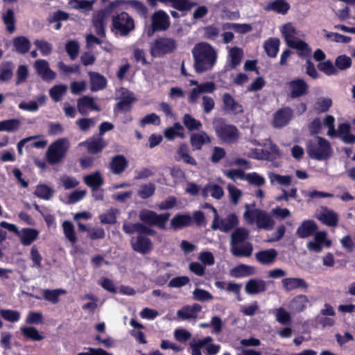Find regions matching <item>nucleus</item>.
<instances>
[{
	"label": "nucleus",
	"instance_id": "obj_1",
	"mask_svg": "<svg viewBox=\"0 0 355 355\" xmlns=\"http://www.w3.org/2000/svg\"><path fill=\"white\" fill-rule=\"evenodd\" d=\"M192 55L194 60L193 66L198 73L211 70L216 62L217 52L207 42L196 44L193 48Z\"/></svg>",
	"mask_w": 355,
	"mask_h": 355
},
{
	"label": "nucleus",
	"instance_id": "obj_2",
	"mask_svg": "<svg viewBox=\"0 0 355 355\" xmlns=\"http://www.w3.org/2000/svg\"><path fill=\"white\" fill-rule=\"evenodd\" d=\"M250 235V232L245 227H237L231 234L230 251L234 257H249L253 251L252 244L246 242Z\"/></svg>",
	"mask_w": 355,
	"mask_h": 355
},
{
	"label": "nucleus",
	"instance_id": "obj_3",
	"mask_svg": "<svg viewBox=\"0 0 355 355\" xmlns=\"http://www.w3.org/2000/svg\"><path fill=\"white\" fill-rule=\"evenodd\" d=\"M243 218L249 224L256 223L259 229L271 230L273 229L275 222L272 216L266 211L254 208V204H246Z\"/></svg>",
	"mask_w": 355,
	"mask_h": 355
},
{
	"label": "nucleus",
	"instance_id": "obj_4",
	"mask_svg": "<svg viewBox=\"0 0 355 355\" xmlns=\"http://www.w3.org/2000/svg\"><path fill=\"white\" fill-rule=\"evenodd\" d=\"M281 33L288 46L297 49L302 56L311 54V49L305 42L296 39L297 31L291 23H287L281 28Z\"/></svg>",
	"mask_w": 355,
	"mask_h": 355
},
{
	"label": "nucleus",
	"instance_id": "obj_5",
	"mask_svg": "<svg viewBox=\"0 0 355 355\" xmlns=\"http://www.w3.org/2000/svg\"><path fill=\"white\" fill-rule=\"evenodd\" d=\"M306 151L310 157L317 160L326 159L332 153L330 143L320 137H315L309 141Z\"/></svg>",
	"mask_w": 355,
	"mask_h": 355
},
{
	"label": "nucleus",
	"instance_id": "obj_6",
	"mask_svg": "<svg viewBox=\"0 0 355 355\" xmlns=\"http://www.w3.org/2000/svg\"><path fill=\"white\" fill-rule=\"evenodd\" d=\"M214 130L217 137L226 144H234L240 137L238 128L232 124L225 122L223 119H216L213 121Z\"/></svg>",
	"mask_w": 355,
	"mask_h": 355
},
{
	"label": "nucleus",
	"instance_id": "obj_7",
	"mask_svg": "<svg viewBox=\"0 0 355 355\" xmlns=\"http://www.w3.org/2000/svg\"><path fill=\"white\" fill-rule=\"evenodd\" d=\"M69 146L70 142L67 138H61L53 142L46 153L47 162L51 164L60 162L67 155Z\"/></svg>",
	"mask_w": 355,
	"mask_h": 355
},
{
	"label": "nucleus",
	"instance_id": "obj_8",
	"mask_svg": "<svg viewBox=\"0 0 355 355\" xmlns=\"http://www.w3.org/2000/svg\"><path fill=\"white\" fill-rule=\"evenodd\" d=\"M177 42L171 37H159L150 44V53L153 57H161L173 52L177 48Z\"/></svg>",
	"mask_w": 355,
	"mask_h": 355
},
{
	"label": "nucleus",
	"instance_id": "obj_9",
	"mask_svg": "<svg viewBox=\"0 0 355 355\" xmlns=\"http://www.w3.org/2000/svg\"><path fill=\"white\" fill-rule=\"evenodd\" d=\"M112 27L121 36H126L135 28L133 18L127 12L121 13L113 16Z\"/></svg>",
	"mask_w": 355,
	"mask_h": 355
},
{
	"label": "nucleus",
	"instance_id": "obj_10",
	"mask_svg": "<svg viewBox=\"0 0 355 355\" xmlns=\"http://www.w3.org/2000/svg\"><path fill=\"white\" fill-rule=\"evenodd\" d=\"M139 219L149 225L157 226L159 229H165L166 224L170 218V214H157L149 209H142L139 214Z\"/></svg>",
	"mask_w": 355,
	"mask_h": 355
},
{
	"label": "nucleus",
	"instance_id": "obj_11",
	"mask_svg": "<svg viewBox=\"0 0 355 355\" xmlns=\"http://www.w3.org/2000/svg\"><path fill=\"white\" fill-rule=\"evenodd\" d=\"M211 210L214 215L211 225L213 230H220L223 232H227L239 224V219L236 214H230L225 218L220 219L217 211L214 207H211Z\"/></svg>",
	"mask_w": 355,
	"mask_h": 355
},
{
	"label": "nucleus",
	"instance_id": "obj_12",
	"mask_svg": "<svg viewBox=\"0 0 355 355\" xmlns=\"http://www.w3.org/2000/svg\"><path fill=\"white\" fill-rule=\"evenodd\" d=\"M331 244L325 231H318L313 234V239L306 243V248L311 252L319 253L324 248H330Z\"/></svg>",
	"mask_w": 355,
	"mask_h": 355
},
{
	"label": "nucleus",
	"instance_id": "obj_13",
	"mask_svg": "<svg viewBox=\"0 0 355 355\" xmlns=\"http://www.w3.org/2000/svg\"><path fill=\"white\" fill-rule=\"evenodd\" d=\"M151 19V29H149L148 31L149 36L152 35L155 31H166L170 26L171 21L169 16L162 10L155 12Z\"/></svg>",
	"mask_w": 355,
	"mask_h": 355
},
{
	"label": "nucleus",
	"instance_id": "obj_14",
	"mask_svg": "<svg viewBox=\"0 0 355 355\" xmlns=\"http://www.w3.org/2000/svg\"><path fill=\"white\" fill-rule=\"evenodd\" d=\"M315 217L323 224L335 227L338 223V214L334 210L328 209L326 207H321L318 209L315 214Z\"/></svg>",
	"mask_w": 355,
	"mask_h": 355
},
{
	"label": "nucleus",
	"instance_id": "obj_15",
	"mask_svg": "<svg viewBox=\"0 0 355 355\" xmlns=\"http://www.w3.org/2000/svg\"><path fill=\"white\" fill-rule=\"evenodd\" d=\"M111 15L109 10H102L96 12L92 19L93 26L96 33L101 37H105V28Z\"/></svg>",
	"mask_w": 355,
	"mask_h": 355
},
{
	"label": "nucleus",
	"instance_id": "obj_16",
	"mask_svg": "<svg viewBox=\"0 0 355 355\" xmlns=\"http://www.w3.org/2000/svg\"><path fill=\"white\" fill-rule=\"evenodd\" d=\"M282 284L284 290L286 292L297 289L305 291L309 286L306 282L300 277L284 278L282 280Z\"/></svg>",
	"mask_w": 355,
	"mask_h": 355
},
{
	"label": "nucleus",
	"instance_id": "obj_17",
	"mask_svg": "<svg viewBox=\"0 0 355 355\" xmlns=\"http://www.w3.org/2000/svg\"><path fill=\"white\" fill-rule=\"evenodd\" d=\"M267 290V283L266 281L252 278L250 279L245 285V291L248 295H256L266 292Z\"/></svg>",
	"mask_w": 355,
	"mask_h": 355
},
{
	"label": "nucleus",
	"instance_id": "obj_18",
	"mask_svg": "<svg viewBox=\"0 0 355 355\" xmlns=\"http://www.w3.org/2000/svg\"><path fill=\"white\" fill-rule=\"evenodd\" d=\"M290 95L292 98H297L306 94L308 85L300 78L295 79L287 84Z\"/></svg>",
	"mask_w": 355,
	"mask_h": 355
},
{
	"label": "nucleus",
	"instance_id": "obj_19",
	"mask_svg": "<svg viewBox=\"0 0 355 355\" xmlns=\"http://www.w3.org/2000/svg\"><path fill=\"white\" fill-rule=\"evenodd\" d=\"M34 67L37 71V74L44 80H53L56 77V73L53 71L49 63L44 60H36Z\"/></svg>",
	"mask_w": 355,
	"mask_h": 355
},
{
	"label": "nucleus",
	"instance_id": "obj_20",
	"mask_svg": "<svg viewBox=\"0 0 355 355\" xmlns=\"http://www.w3.org/2000/svg\"><path fill=\"white\" fill-rule=\"evenodd\" d=\"M318 230V225L312 220L302 221L296 230V235L301 239H306L313 235Z\"/></svg>",
	"mask_w": 355,
	"mask_h": 355
},
{
	"label": "nucleus",
	"instance_id": "obj_21",
	"mask_svg": "<svg viewBox=\"0 0 355 355\" xmlns=\"http://www.w3.org/2000/svg\"><path fill=\"white\" fill-rule=\"evenodd\" d=\"M223 109L231 114H236L243 112V106L230 94L225 93L223 95Z\"/></svg>",
	"mask_w": 355,
	"mask_h": 355
},
{
	"label": "nucleus",
	"instance_id": "obj_22",
	"mask_svg": "<svg viewBox=\"0 0 355 355\" xmlns=\"http://www.w3.org/2000/svg\"><path fill=\"white\" fill-rule=\"evenodd\" d=\"M131 245L134 250L141 254L149 252L153 248L150 239L139 236L137 238H132Z\"/></svg>",
	"mask_w": 355,
	"mask_h": 355
},
{
	"label": "nucleus",
	"instance_id": "obj_23",
	"mask_svg": "<svg viewBox=\"0 0 355 355\" xmlns=\"http://www.w3.org/2000/svg\"><path fill=\"white\" fill-rule=\"evenodd\" d=\"M277 255V251L270 248L257 252L255 254V258L260 263L270 266L275 261Z\"/></svg>",
	"mask_w": 355,
	"mask_h": 355
},
{
	"label": "nucleus",
	"instance_id": "obj_24",
	"mask_svg": "<svg viewBox=\"0 0 355 355\" xmlns=\"http://www.w3.org/2000/svg\"><path fill=\"white\" fill-rule=\"evenodd\" d=\"M291 8L286 0H273L267 3L264 10L267 12L273 11L277 14L285 15Z\"/></svg>",
	"mask_w": 355,
	"mask_h": 355
},
{
	"label": "nucleus",
	"instance_id": "obj_25",
	"mask_svg": "<svg viewBox=\"0 0 355 355\" xmlns=\"http://www.w3.org/2000/svg\"><path fill=\"white\" fill-rule=\"evenodd\" d=\"M292 115V111L289 108H284L277 111L274 114V127L280 128L287 125L291 119Z\"/></svg>",
	"mask_w": 355,
	"mask_h": 355
},
{
	"label": "nucleus",
	"instance_id": "obj_26",
	"mask_svg": "<svg viewBox=\"0 0 355 355\" xmlns=\"http://www.w3.org/2000/svg\"><path fill=\"white\" fill-rule=\"evenodd\" d=\"M309 304L308 297L304 295L295 296L289 302L288 308L293 313L304 311Z\"/></svg>",
	"mask_w": 355,
	"mask_h": 355
},
{
	"label": "nucleus",
	"instance_id": "obj_27",
	"mask_svg": "<svg viewBox=\"0 0 355 355\" xmlns=\"http://www.w3.org/2000/svg\"><path fill=\"white\" fill-rule=\"evenodd\" d=\"M201 193L204 198L211 196L216 200H220L224 196L223 188L214 182H209L206 184L202 189Z\"/></svg>",
	"mask_w": 355,
	"mask_h": 355
},
{
	"label": "nucleus",
	"instance_id": "obj_28",
	"mask_svg": "<svg viewBox=\"0 0 355 355\" xmlns=\"http://www.w3.org/2000/svg\"><path fill=\"white\" fill-rule=\"evenodd\" d=\"M17 234L19 236L20 241L23 245H30L37 239L39 231L33 228H24L18 231Z\"/></svg>",
	"mask_w": 355,
	"mask_h": 355
},
{
	"label": "nucleus",
	"instance_id": "obj_29",
	"mask_svg": "<svg viewBox=\"0 0 355 355\" xmlns=\"http://www.w3.org/2000/svg\"><path fill=\"white\" fill-rule=\"evenodd\" d=\"M77 107L79 112L82 114H87L89 109L100 110L94 98L87 96H85L78 100Z\"/></svg>",
	"mask_w": 355,
	"mask_h": 355
},
{
	"label": "nucleus",
	"instance_id": "obj_30",
	"mask_svg": "<svg viewBox=\"0 0 355 355\" xmlns=\"http://www.w3.org/2000/svg\"><path fill=\"white\" fill-rule=\"evenodd\" d=\"M255 273L256 268L252 266L246 264H239L237 266L232 268L230 271V275L235 278L244 277L254 275Z\"/></svg>",
	"mask_w": 355,
	"mask_h": 355
},
{
	"label": "nucleus",
	"instance_id": "obj_31",
	"mask_svg": "<svg viewBox=\"0 0 355 355\" xmlns=\"http://www.w3.org/2000/svg\"><path fill=\"white\" fill-rule=\"evenodd\" d=\"M210 142V137L204 131L193 133L190 136V143L194 150H200L205 144Z\"/></svg>",
	"mask_w": 355,
	"mask_h": 355
},
{
	"label": "nucleus",
	"instance_id": "obj_32",
	"mask_svg": "<svg viewBox=\"0 0 355 355\" xmlns=\"http://www.w3.org/2000/svg\"><path fill=\"white\" fill-rule=\"evenodd\" d=\"M79 145L86 146L89 153L95 154L101 151L106 144L102 138H90Z\"/></svg>",
	"mask_w": 355,
	"mask_h": 355
},
{
	"label": "nucleus",
	"instance_id": "obj_33",
	"mask_svg": "<svg viewBox=\"0 0 355 355\" xmlns=\"http://www.w3.org/2000/svg\"><path fill=\"white\" fill-rule=\"evenodd\" d=\"M90 89L92 91L96 92L101 90L106 87V78L97 72H89Z\"/></svg>",
	"mask_w": 355,
	"mask_h": 355
},
{
	"label": "nucleus",
	"instance_id": "obj_34",
	"mask_svg": "<svg viewBox=\"0 0 355 355\" xmlns=\"http://www.w3.org/2000/svg\"><path fill=\"white\" fill-rule=\"evenodd\" d=\"M19 329L25 339L40 341L44 338V336L34 327H21Z\"/></svg>",
	"mask_w": 355,
	"mask_h": 355
},
{
	"label": "nucleus",
	"instance_id": "obj_35",
	"mask_svg": "<svg viewBox=\"0 0 355 355\" xmlns=\"http://www.w3.org/2000/svg\"><path fill=\"white\" fill-rule=\"evenodd\" d=\"M192 223V218L189 214L175 215L171 220V227L174 230H179L189 226Z\"/></svg>",
	"mask_w": 355,
	"mask_h": 355
},
{
	"label": "nucleus",
	"instance_id": "obj_36",
	"mask_svg": "<svg viewBox=\"0 0 355 355\" xmlns=\"http://www.w3.org/2000/svg\"><path fill=\"white\" fill-rule=\"evenodd\" d=\"M347 144H353L355 142V135L350 132V125L347 123L339 125L336 135Z\"/></svg>",
	"mask_w": 355,
	"mask_h": 355
},
{
	"label": "nucleus",
	"instance_id": "obj_37",
	"mask_svg": "<svg viewBox=\"0 0 355 355\" xmlns=\"http://www.w3.org/2000/svg\"><path fill=\"white\" fill-rule=\"evenodd\" d=\"M85 183L92 190H95L102 186L104 183V180L101 174L98 171L92 173L84 177Z\"/></svg>",
	"mask_w": 355,
	"mask_h": 355
},
{
	"label": "nucleus",
	"instance_id": "obj_38",
	"mask_svg": "<svg viewBox=\"0 0 355 355\" xmlns=\"http://www.w3.org/2000/svg\"><path fill=\"white\" fill-rule=\"evenodd\" d=\"M200 308L198 305L186 306L177 311V317L180 320L196 318Z\"/></svg>",
	"mask_w": 355,
	"mask_h": 355
},
{
	"label": "nucleus",
	"instance_id": "obj_39",
	"mask_svg": "<svg viewBox=\"0 0 355 355\" xmlns=\"http://www.w3.org/2000/svg\"><path fill=\"white\" fill-rule=\"evenodd\" d=\"M184 128L179 123H175L172 127L165 129L164 132V137L169 141L173 140L176 137L183 139L185 137Z\"/></svg>",
	"mask_w": 355,
	"mask_h": 355
},
{
	"label": "nucleus",
	"instance_id": "obj_40",
	"mask_svg": "<svg viewBox=\"0 0 355 355\" xmlns=\"http://www.w3.org/2000/svg\"><path fill=\"white\" fill-rule=\"evenodd\" d=\"M128 164V161L123 155H117L112 159L110 168L114 173L120 174L126 168Z\"/></svg>",
	"mask_w": 355,
	"mask_h": 355
},
{
	"label": "nucleus",
	"instance_id": "obj_41",
	"mask_svg": "<svg viewBox=\"0 0 355 355\" xmlns=\"http://www.w3.org/2000/svg\"><path fill=\"white\" fill-rule=\"evenodd\" d=\"M66 293V291L62 288L59 289H44L42 295L44 300L53 304H57L59 302V297L61 295Z\"/></svg>",
	"mask_w": 355,
	"mask_h": 355
},
{
	"label": "nucleus",
	"instance_id": "obj_42",
	"mask_svg": "<svg viewBox=\"0 0 355 355\" xmlns=\"http://www.w3.org/2000/svg\"><path fill=\"white\" fill-rule=\"evenodd\" d=\"M268 175L271 184L277 183L284 187H288L291 184L292 176L291 175H282L272 172H269Z\"/></svg>",
	"mask_w": 355,
	"mask_h": 355
},
{
	"label": "nucleus",
	"instance_id": "obj_43",
	"mask_svg": "<svg viewBox=\"0 0 355 355\" xmlns=\"http://www.w3.org/2000/svg\"><path fill=\"white\" fill-rule=\"evenodd\" d=\"M324 37L331 42L337 43L347 44L351 41V37L345 36L338 33L328 32L325 29L322 30Z\"/></svg>",
	"mask_w": 355,
	"mask_h": 355
},
{
	"label": "nucleus",
	"instance_id": "obj_44",
	"mask_svg": "<svg viewBox=\"0 0 355 355\" xmlns=\"http://www.w3.org/2000/svg\"><path fill=\"white\" fill-rule=\"evenodd\" d=\"M280 42L277 38H270L266 41L264 48L267 54L272 58H275L279 51Z\"/></svg>",
	"mask_w": 355,
	"mask_h": 355
},
{
	"label": "nucleus",
	"instance_id": "obj_45",
	"mask_svg": "<svg viewBox=\"0 0 355 355\" xmlns=\"http://www.w3.org/2000/svg\"><path fill=\"white\" fill-rule=\"evenodd\" d=\"M276 320L282 324H288L291 322V313L283 307H279L273 311Z\"/></svg>",
	"mask_w": 355,
	"mask_h": 355
},
{
	"label": "nucleus",
	"instance_id": "obj_46",
	"mask_svg": "<svg viewBox=\"0 0 355 355\" xmlns=\"http://www.w3.org/2000/svg\"><path fill=\"white\" fill-rule=\"evenodd\" d=\"M13 45L16 51L20 53H25L29 51L31 47V43L29 40L24 37H18L13 40Z\"/></svg>",
	"mask_w": 355,
	"mask_h": 355
},
{
	"label": "nucleus",
	"instance_id": "obj_47",
	"mask_svg": "<svg viewBox=\"0 0 355 355\" xmlns=\"http://www.w3.org/2000/svg\"><path fill=\"white\" fill-rule=\"evenodd\" d=\"M3 21L6 26V29L9 33H13L15 30V16L14 11L12 9H8L2 16Z\"/></svg>",
	"mask_w": 355,
	"mask_h": 355
},
{
	"label": "nucleus",
	"instance_id": "obj_48",
	"mask_svg": "<svg viewBox=\"0 0 355 355\" xmlns=\"http://www.w3.org/2000/svg\"><path fill=\"white\" fill-rule=\"evenodd\" d=\"M67 90V87L64 85H57L49 90L51 98L58 102L60 101Z\"/></svg>",
	"mask_w": 355,
	"mask_h": 355
},
{
	"label": "nucleus",
	"instance_id": "obj_49",
	"mask_svg": "<svg viewBox=\"0 0 355 355\" xmlns=\"http://www.w3.org/2000/svg\"><path fill=\"white\" fill-rule=\"evenodd\" d=\"M0 315L6 321L18 322L21 318L19 311L12 309H0Z\"/></svg>",
	"mask_w": 355,
	"mask_h": 355
},
{
	"label": "nucleus",
	"instance_id": "obj_50",
	"mask_svg": "<svg viewBox=\"0 0 355 355\" xmlns=\"http://www.w3.org/2000/svg\"><path fill=\"white\" fill-rule=\"evenodd\" d=\"M245 180L257 187H261L266 183L265 178L256 172L246 173Z\"/></svg>",
	"mask_w": 355,
	"mask_h": 355
},
{
	"label": "nucleus",
	"instance_id": "obj_51",
	"mask_svg": "<svg viewBox=\"0 0 355 355\" xmlns=\"http://www.w3.org/2000/svg\"><path fill=\"white\" fill-rule=\"evenodd\" d=\"M62 228L65 237L72 243L74 244L77 241L75 233L74 227L69 221H64L62 223Z\"/></svg>",
	"mask_w": 355,
	"mask_h": 355
},
{
	"label": "nucleus",
	"instance_id": "obj_52",
	"mask_svg": "<svg viewBox=\"0 0 355 355\" xmlns=\"http://www.w3.org/2000/svg\"><path fill=\"white\" fill-rule=\"evenodd\" d=\"M183 123L185 127L191 131L199 130L202 126V123L200 121L196 120L189 114H184L183 117Z\"/></svg>",
	"mask_w": 355,
	"mask_h": 355
},
{
	"label": "nucleus",
	"instance_id": "obj_53",
	"mask_svg": "<svg viewBox=\"0 0 355 355\" xmlns=\"http://www.w3.org/2000/svg\"><path fill=\"white\" fill-rule=\"evenodd\" d=\"M155 191V186L153 183L141 184L138 189V195L143 199L152 196Z\"/></svg>",
	"mask_w": 355,
	"mask_h": 355
},
{
	"label": "nucleus",
	"instance_id": "obj_54",
	"mask_svg": "<svg viewBox=\"0 0 355 355\" xmlns=\"http://www.w3.org/2000/svg\"><path fill=\"white\" fill-rule=\"evenodd\" d=\"M21 121L19 119H12L2 121V132H13L19 130Z\"/></svg>",
	"mask_w": 355,
	"mask_h": 355
},
{
	"label": "nucleus",
	"instance_id": "obj_55",
	"mask_svg": "<svg viewBox=\"0 0 355 355\" xmlns=\"http://www.w3.org/2000/svg\"><path fill=\"white\" fill-rule=\"evenodd\" d=\"M35 194L40 198L49 200L53 194V190L44 184L38 185L35 191Z\"/></svg>",
	"mask_w": 355,
	"mask_h": 355
},
{
	"label": "nucleus",
	"instance_id": "obj_56",
	"mask_svg": "<svg viewBox=\"0 0 355 355\" xmlns=\"http://www.w3.org/2000/svg\"><path fill=\"white\" fill-rule=\"evenodd\" d=\"M227 189L232 203L233 205H237L242 196V191L232 184H228Z\"/></svg>",
	"mask_w": 355,
	"mask_h": 355
},
{
	"label": "nucleus",
	"instance_id": "obj_57",
	"mask_svg": "<svg viewBox=\"0 0 355 355\" xmlns=\"http://www.w3.org/2000/svg\"><path fill=\"white\" fill-rule=\"evenodd\" d=\"M229 56L230 58L231 64L234 67L241 62L243 56V51L238 47H233L230 49Z\"/></svg>",
	"mask_w": 355,
	"mask_h": 355
},
{
	"label": "nucleus",
	"instance_id": "obj_58",
	"mask_svg": "<svg viewBox=\"0 0 355 355\" xmlns=\"http://www.w3.org/2000/svg\"><path fill=\"white\" fill-rule=\"evenodd\" d=\"M76 124L83 132H87L91 127L96 124V120L94 118H82L76 121Z\"/></svg>",
	"mask_w": 355,
	"mask_h": 355
},
{
	"label": "nucleus",
	"instance_id": "obj_59",
	"mask_svg": "<svg viewBox=\"0 0 355 355\" xmlns=\"http://www.w3.org/2000/svg\"><path fill=\"white\" fill-rule=\"evenodd\" d=\"M193 297L195 300L200 302L211 300L214 298L209 292L201 288H196L193 291Z\"/></svg>",
	"mask_w": 355,
	"mask_h": 355
},
{
	"label": "nucleus",
	"instance_id": "obj_60",
	"mask_svg": "<svg viewBox=\"0 0 355 355\" xmlns=\"http://www.w3.org/2000/svg\"><path fill=\"white\" fill-rule=\"evenodd\" d=\"M43 320L42 313L30 311L26 318L25 322L27 324H39L43 323Z\"/></svg>",
	"mask_w": 355,
	"mask_h": 355
},
{
	"label": "nucleus",
	"instance_id": "obj_61",
	"mask_svg": "<svg viewBox=\"0 0 355 355\" xmlns=\"http://www.w3.org/2000/svg\"><path fill=\"white\" fill-rule=\"evenodd\" d=\"M335 64L338 69L345 70L351 67L352 59L345 55H341L336 58Z\"/></svg>",
	"mask_w": 355,
	"mask_h": 355
},
{
	"label": "nucleus",
	"instance_id": "obj_62",
	"mask_svg": "<svg viewBox=\"0 0 355 355\" xmlns=\"http://www.w3.org/2000/svg\"><path fill=\"white\" fill-rule=\"evenodd\" d=\"M249 157L257 159H269V153L261 149H250L249 151L244 153Z\"/></svg>",
	"mask_w": 355,
	"mask_h": 355
},
{
	"label": "nucleus",
	"instance_id": "obj_63",
	"mask_svg": "<svg viewBox=\"0 0 355 355\" xmlns=\"http://www.w3.org/2000/svg\"><path fill=\"white\" fill-rule=\"evenodd\" d=\"M117 211L115 209H110L105 213L100 215L99 218L103 224H113L116 222V216Z\"/></svg>",
	"mask_w": 355,
	"mask_h": 355
},
{
	"label": "nucleus",
	"instance_id": "obj_64",
	"mask_svg": "<svg viewBox=\"0 0 355 355\" xmlns=\"http://www.w3.org/2000/svg\"><path fill=\"white\" fill-rule=\"evenodd\" d=\"M190 282V279L187 276L175 277L168 282L170 288H181Z\"/></svg>",
	"mask_w": 355,
	"mask_h": 355
}]
</instances>
